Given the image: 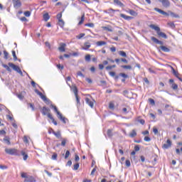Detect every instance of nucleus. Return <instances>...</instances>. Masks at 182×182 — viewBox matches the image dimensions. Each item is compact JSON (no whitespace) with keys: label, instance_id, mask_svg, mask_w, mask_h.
Segmentation results:
<instances>
[{"label":"nucleus","instance_id":"1","mask_svg":"<svg viewBox=\"0 0 182 182\" xmlns=\"http://www.w3.org/2000/svg\"><path fill=\"white\" fill-rule=\"evenodd\" d=\"M149 28L156 31L158 36H159L160 38H164V39H167V35L160 31V27H159L154 24H151L149 26Z\"/></svg>","mask_w":182,"mask_h":182},{"label":"nucleus","instance_id":"2","mask_svg":"<svg viewBox=\"0 0 182 182\" xmlns=\"http://www.w3.org/2000/svg\"><path fill=\"white\" fill-rule=\"evenodd\" d=\"M5 153L10 154V156H21V151L16 149H5Z\"/></svg>","mask_w":182,"mask_h":182},{"label":"nucleus","instance_id":"3","mask_svg":"<svg viewBox=\"0 0 182 182\" xmlns=\"http://www.w3.org/2000/svg\"><path fill=\"white\" fill-rule=\"evenodd\" d=\"M21 176L22 178H25L24 182H36L33 176H29L25 172H21Z\"/></svg>","mask_w":182,"mask_h":182},{"label":"nucleus","instance_id":"4","mask_svg":"<svg viewBox=\"0 0 182 182\" xmlns=\"http://www.w3.org/2000/svg\"><path fill=\"white\" fill-rule=\"evenodd\" d=\"M9 68H12V69H14V70L17 72V73H19V75H21V76H23V73H22V70H21L19 66L15 65V64H14L12 63H9Z\"/></svg>","mask_w":182,"mask_h":182},{"label":"nucleus","instance_id":"5","mask_svg":"<svg viewBox=\"0 0 182 182\" xmlns=\"http://www.w3.org/2000/svg\"><path fill=\"white\" fill-rule=\"evenodd\" d=\"M35 93H36V95L40 96L41 99H42L43 102H45L46 103H49L50 102L49 100L46 98V96L43 95V94H42V92H41L39 90H35Z\"/></svg>","mask_w":182,"mask_h":182},{"label":"nucleus","instance_id":"6","mask_svg":"<svg viewBox=\"0 0 182 182\" xmlns=\"http://www.w3.org/2000/svg\"><path fill=\"white\" fill-rule=\"evenodd\" d=\"M158 1L159 2L162 4V6H164V8L170 7V1L168 0H158Z\"/></svg>","mask_w":182,"mask_h":182},{"label":"nucleus","instance_id":"7","mask_svg":"<svg viewBox=\"0 0 182 182\" xmlns=\"http://www.w3.org/2000/svg\"><path fill=\"white\" fill-rule=\"evenodd\" d=\"M169 67L171 68V70H172V73L173 75H174V76H176V77H177L178 79V80H180V82H182V78L178 77V72L176 71V70L174 69V68H173L171 65H169Z\"/></svg>","mask_w":182,"mask_h":182},{"label":"nucleus","instance_id":"8","mask_svg":"<svg viewBox=\"0 0 182 182\" xmlns=\"http://www.w3.org/2000/svg\"><path fill=\"white\" fill-rule=\"evenodd\" d=\"M151 41H152V42H154V43H156L157 45H164V43H163V41H159L154 36L151 37Z\"/></svg>","mask_w":182,"mask_h":182},{"label":"nucleus","instance_id":"9","mask_svg":"<svg viewBox=\"0 0 182 182\" xmlns=\"http://www.w3.org/2000/svg\"><path fill=\"white\" fill-rule=\"evenodd\" d=\"M13 4H14V8H21V6H22V3H21V0H13Z\"/></svg>","mask_w":182,"mask_h":182},{"label":"nucleus","instance_id":"10","mask_svg":"<svg viewBox=\"0 0 182 182\" xmlns=\"http://www.w3.org/2000/svg\"><path fill=\"white\" fill-rule=\"evenodd\" d=\"M65 48H66V43H60V46L58 47V50H60V52H65L66 50L65 49Z\"/></svg>","mask_w":182,"mask_h":182},{"label":"nucleus","instance_id":"11","mask_svg":"<svg viewBox=\"0 0 182 182\" xmlns=\"http://www.w3.org/2000/svg\"><path fill=\"white\" fill-rule=\"evenodd\" d=\"M154 11H156V12H159L161 15H165V16H168V13H167L159 8H154Z\"/></svg>","mask_w":182,"mask_h":182},{"label":"nucleus","instance_id":"12","mask_svg":"<svg viewBox=\"0 0 182 182\" xmlns=\"http://www.w3.org/2000/svg\"><path fill=\"white\" fill-rule=\"evenodd\" d=\"M92 46V44L89 42H86L84 43V46L82 47V49L83 50H88V49Z\"/></svg>","mask_w":182,"mask_h":182},{"label":"nucleus","instance_id":"13","mask_svg":"<svg viewBox=\"0 0 182 182\" xmlns=\"http://www.w3.org/2000/svg\"><path fill=\"white\" fill-rule=\"evenodd\" d=\"M85 102L87 103V105L90 106V107H91L92 109H93V106H95V103L90 100V99L89 98H85Z\"/></svg>","mask_w":182,"mask_h":182},{"label":"nucleus","instance_id":"14","mask_svg":"<svg viewBox=\"0 0 182 182\" xmlns=\"http://www.w3.org/2000/svg\"><path fill=\"white\" fill-rule=\"evenodd\" d=\"M163 149H169V147H171V141L170 139H168L166 141V144H164Z\"/></svg>","mask_w":182,"mask_h":182},{"label":"nucleus","instance_id":"15","mask_svg":"<svg viewBox=\"0 0 182 182\" xmlns=\"http://www.w3.org/2000/svg\"><path fill=\"white\" fill-rule=\"evenodd\" d=\"M51 130H52L53 134H54V136H55V137H57V139H62V135L60 134V131L55 132V131H53V129H51Z\"/></svg>","mask_w":182,"mask_h":182},{"label":"nucleus","instance_id":"16","mask_svg":"<svg viewBox=\"0 0 182 182\" xmlns=\"http://www.w3.org/2000/svg\"><path fill=\"white\" fill-rule=\"evenodd\" d=\"M49 112H50V109L47 108L46 107H43L42 114H43V116H46V114H48Z\"/></svg>","mask_w":182,"mask_h":182},{"label":"nucleus","instance_id":"17","mask_svg":"<svg viewBox=\"0 0 182 182\" xmlns=\"http://www.w3.org/2000/svg\"><path fill=\"white\" fill-rule=\"evenodd\" d=\"M121 18H123V19H125L126 21H131V19H133L132 16H127L126 14H120Z\"/></svg>","mask_w":182,"mask_h":182},{"label":"nucleus","instance_id":"18","mask_svg":"<svg viewBox=\"0 0 182 182\" xmlns=\"http://www.w3.org/2000/svg\"><path fill=\"white\" fill-rule=\"evenodd\" d=\"M20 154H21V156H23V159L24 161H26V160H28V154H26L25 152V151H21Z\"/></svg>","mask_w":182,"mask_h":182},{"label":"nucleus","instance_id":"19","mask_svg":"<svg viewBox=\"0 0 182 182\" xmlns=\"http://www.w3.org/2000/svg\"><path fill=\"white\" fill-rule=\"evenodd\" d=\"M50 107H52V109H54V112H55V113L57 114L58 116H59L60 114H61L60 112H59L58 110V107H56V106L53 105H50Z\"/></svg>","mask_w":182,"mask_h":182},{"label":"nucleus","instance_id":"20","mask_svg":"<svg viewBox=\"0 0 182 182\" xmlns=\"http://www.w3.org/2000/svg\"><path fill=\"white\" fill-rule=\"evenodd\" d=\"M118 53H119V55L122 56V58H127V54L126 53V52L123 50L119 51Z\"/></svg>","mask_w":182,"mask_h":182},{"label":"nucleus","instance_id":"21","mask_svg":"<svg viewBox=\"0 0 182 182\" xmlns=\"http://www.w3.org/2000/svg\"><path fill=\"white\" fill-rule=\"evenodd\" d=\"M160 49H161V50L163 52H170V48H167V47H166L164 46H160Z\"/></svg>","mask_w":182,"mask_h":182},{"label":"nucleus","instance_id":"22","mask_svg":"<svg viewBox=\"0 0 182 182\" xmlns=\"http://www.w3.org/2000/svg\"><path fill=\"white\" fill-rule=\"evenodd\" d=\"M107 43L106 41H97L96 45L97 46H104L105 45H107Z\"/></svg>","mask_w":182,"mask_h":182},{"label":"nucleus","instance_id":"23","mask_svg":"<svg viewBox=\"0 0 182 182\" xmlns=\"http://www.w3.org/2000/svg\"><path fill=\"white\" fill-rule=\"evenodd\" d=\"M58 119L63 122V123L66 124V118L64 117L62 114L58 116Z\"/></svg>","mask_w":182,"mask_h":182},{"label":"nucleus","instance_id":"24","mask_svg":"<svg viewBox=\"0 0 182 182\" xmlns=\"http://www.w3.org/2000/svg\"><path fill=\"white\" fill-rule=\"evenodd\" d=\"M83 22H85V14H83L80 18V21L78 23V26H80L83 24Z\"/></svg>","mask_w":182,"mask_h":182},{"label":"nucleus","instance_id":"25","mask_svg":"<svg viewBox=\"0 0 182 182\" xmlns=\"http://www.w3.org/2000/svg\"><path fill=\"white\" fill-rule=\"evenodd\" d=\"M58 25L59 26H60V28H63V26H65V21H63V19H60L58 20Z\"/></svg>","mask_w":182,"mask_h":182},{"label":"nucleus","instance_id":"26","mask_svg":"<svg viewBox=\"0 0 182 182\" xmlns=\"http://www.w3.org/2000/svg\"><path fill=\"white\" fill-rule=\"evenodd\" d=\"M50 16H49V14L46 13L43 15V19L46 22H48L49 21Z\"/></svg>","mask_w":182,"mask_h":182},{"label":"nucleus","instance_id":"27","mask_svg":"<svg viewBox=\"0 0 182 182\" xmlns=\"http://www.w3.org/2000/svg\"><path fill=\"white\" fill-rule=\"evenodd\" d=\"M137 136V132H136V130L133 129L132 132L129 134L130 137H136Z\"/></svg>","mask_w":182,"mask_h":182},{"label":"nucleus","instance_id":"28","mask_svg":"<svg viewBox=\"0 0 182 182\" xmlns=\"http://www.w3.org/2000/svg\"><path fill=\"white\" fill-rule=\"evenodd\" d=\"M102 29L105 31H108V32H113V29H112V27L110 26H103Z\"/></svg>","mask_w":182,"mask_h":182},{"label":"nucleus","instance_id":"29","mask_svg":"<svg viewBox=\"0 0 182 182\" xmlns=\"http://www.w3.org/2000/svg\"><path fill=\"white\" fill-rule=\"evenodd\" d=\"M132 16H137V12L134 11V10L129 9L128 11Z\"/></svg>","mask_w":182,"mask_h":182},{"label":"nucleus","instance_id":"30","mask_svg":"<svg viewBox=\"0 0 182 182\" xmlns=\"http://www.w3.org/2000/svg\"><path fill=\"white\" fill-rule=\"evenodd\" d=\"M114 4L118 5V6H123V3H122V1L119 0H114Z\"/></svg>","mask_w":182,"mask_h":182},{"label":"nucleus","instance_id":"31","mask_svg":"<svg viewBox=\"0 0 182 182\" xmlns=\"http://www.w3.org/2000/svg\"><path fill=\"white\" fill-rule=\"evenodd\" d=\"M170 15L171 16H172V18H180V16H178V14H176L172 11H170Z\"/></svg>","mask_w":182,"mask_h":182},{"label":"nucleus","instance_id":"32","mask_svg":"<svg viewBox=\"0 0 182 182\" xmlns=\"http://www.w3.org/2000/svg\"><path fill=\"white\" fill-rule=\"evenodd\" d=\"M3 141L6 144H8L9 146V144H11V141L9 140V139L8 138H4L3 139Z\"/></svg>","mask_w":182,"mask_h":182},{"label":"nucleus","instance_id":"33","mask_svg":"<svg viewBox=\"0 0 182 182\" xmlns=\"http://www.w3.org/2000/svg\"><path fill=\"white\" fill-rule=\"evenodd\" d=\"M171 87L173 90H177V89H178V85L173 82V84H171Z\"/></svg>","mask_w":182,"mask_h":182},{"label":"nucleus","instance_id":"34","mask_svg":"<svg viewBox=\"0 0 182 182\" xmlns=\"http://www.w3.org/2000/svg\"><path fill=\"white\" fill-rule=\"evenodd\" d=\"M85 26H88L89 28H95V23H88L85 24Z\"/></svg>","mask_w":182,"mask_h":182},{"label":"nucleus","instance_id":"35","mask_svg":"<svg viewBox=\"0 0 182 182\" xmlns=\"http://www.w3.org/2000/svg\"><path fill=\"white\" fill-rule=\"evenodd\" d=\"M73 92L75 94V96H77V87H76V86L73 87Z\"/></svg>","mask_w":182,"mask_h":182},{"label":"nucleus","instance_id":"36","mask_svg":"<svg viewBox=\"0 0 182 182\" xmlns=\"http://www.w3.org/2000/svg\"><path fill=\"white\" fill-rule=\"evenodd\" d=\"M168 25L170 26V28H171V29H174V28H176V25L173 22L168 23Z\"/></svg>","mask_w":182,"mask_h":182},{"label":"nucleus","instance_id":"37","mask_svg":"<svg viewBox=\"0 0 182 182\" xmlns=\"http://www.w3.org/2000/svg\"><path fill=\"white\" fill-rule=\"evenodd\" d=\"M109 109H111V110H113V109H114V103L109 102Z\"/></svg>","mask_w":182,"mask_h":182},{"label":"nucleus","instance_id":"38","mask_svg":"<svg viewBox=\"0 0 182 182\" xmlns=\"http://www.w3.org/2000/svg\"><path fill=\"white\" fill-rule=\"evenodd\" d=\"M107 134L109 137H112V136H113V133L112 132L111 129H108L107 132Z\"/></svg>","mask_w":182,"mask_h":182},{"label":"nucleus","instance_id":"39","mask_svg":"<svg viewBox=\"0 0 182 182\" xmlns=\"http://www.w3.org/2000/svg\"><path fill=\"white\" fill-rule=\"evenodd\" d=\"M121 68H122V69L130 70V69H132V65H122Z\"/></svg>","mask_w":182,"mask_h":182},{"label":"nucleus","instance_id":"40","mask_svg":"<svg viewBox=\"0 0 182 182\" xmlns=\"http://www.w3.org/2000/svg\"><path fill=\"white\" fill-rule=\"evenodd\" d=\"M119 76H122V77H124V79H127V77H129V75H127L125 73H119Z\"/></svg>","mask_w":182,"mask_h":182},{"label":"nucleus","instance_id":"41","mask_svg":"<svg viewBox=\"0 0 182 182\" xmlns=\"http://www.w3.org/2000/svg\"><path fill=\"white\" fill-rule=\"evenodd\" d=\"M149 102L150 103V105H152L153 106H154L156 105V102H154V100L149 98Z\"/></svg>","mask_w":182,"mask_h":182},{"label":"nucleus","instance_id":"42","mask_svg":"<svg viewBox=\"0 0 182 182\" xmlns=\"http://www.w3.org/2000/svg\"><path fill=\"white\" fill-rule=\"evenodd\" d=\"M12 55L14 60H17L18 58L16 57V53H15V50L12 51Z\"/></svg>","mask_w":182,"mask_h":182},{"label":"nucleus","instance_id":"43","mask_svg":"<svg viewBox=\"0 0 182 182\" xmlns=\"http://www.w3.org/2000/svg\"><path fill=\"white\" fill-rule=\"evenodd\" d=\"M72 80V78L70 77H66V82H67V85H68V86H70V84H69V82H70Z\"/></svg>","mask_w":182,"mask_h":182},{"label":"nucleus","instance_id":"44","mask_svg":"<svg viewBox=\"0 0 182 182\" xmlns=\"http://www.w3.org/2000/svg\"><path fill=\"white\" fill-rule=\"evenodd\" d=\"M69 156H70V151H66L65 155V159H68Z\"/></svg>","mask_w":182,"mask_h":182},{"label":"nucleus","instance_id":"45","mask_svg":"<svg viewBox=\"0 0 182 182\" xmlns=\"http://www.w3.org/2000/svg\"><path fill=\"white\" fill-rule=\"evenodd\" d=\"M79 163H77L74 165V168H73V170L76 171V170H78L79 169Z\"/></svg>","mask_w":182,"mask_h":182},{"label":"nucleus","instance_id":"46","mask_svg":"<svg viewBox=\"0 0 182 182\" xmlns=\"http://www.w3.org/2000/svg\"><path fill=\"white\" fill-rule=\"evenodd\" d=\"M3 68H4L5 69H6V70H8V72H11V68H9V66L4 64L3 65Z\"/></svg>","mask_w":182,"mask_h":182},{"label":"nucleus","instance_id":"47","mask_svg":"<svg viewBox=\"0 0 182 182\" xmlns=\"http://www.w3.org/2000/svg\"><path fill=\"white\" fill-rule=\"evenodd\" d=\"M24 15H25V16H27V18L31 16V11H25Z\"/></svg>","mask_w":182,"mask_h":182},{"label":"nucleus","instance_id":"48","mask_svg":"<svg viewBox=\"0 0 182 182\" xmlns=\"http://www.w3.org/2000/svg\"><path fill=\"white\" fill-rule=\"evenodd\" d=\"M85 60L86 62H90V55H85Z\"/></svg>","mask_w":182,"mask_h":182},{"label":"nucleus","instance_id":"49","mask_svg":"<svg viewBox=\"0 0 182 182\" xmlns=\"http://www.w3.org/2000/svg\"><path fill=\"white\" fill-rule=\"evenodd\" d=\"M66 141H67L66 139H63L61 141V146H66Z\"/></svg>","mask_w":182,"mask_h":182},{"label":"nucleus","instance_id":"50","mask_svg":"<svg viewBox=\"0 0 182 182\" xmlns=\"http://www.w3.org/2000/svg\"><path fill=\"white\" fill-rule=\"evenodd\" d=\"M28 105L31 107V109H32L33 112L35 111V107L33 106V104L28 103Z\"/></svg>","mask_w":182,"mask_h":182},{"label":"nucleus","instance_id":"51","mask_svg":"<svg viewBox=\"0 0 182 182\" xmlns=\"http://www.w3.org/2000/svg\"><path fill=\"white\" fill-rule=\"evenodd\" d=\"M125 165L127 166V167H130V166H131L130 161L126 160Z\"/></svg>","mask_w":182,"mask_h":182},{"label":"nucleus","instance_id":"52","mask_svg":"<svg viewBox=\"0 0 182 182\" xmlns=\"http://www.w3.org/2000/svg\"><path fill=\"white\" fill-rule=\"evenodd\" d=\"M77 76H81V77H85V75H83V73H82V72H80V71H78L77 73Z\"/></svg>","mask_w":182,"mask_h":182},{"label":"nucleus","instance_id":"53","mask_svg":"<svg viewBox=\"0 0 182 182\" xmlns=\"http://www.w3.org/2000/svg\"><path fill=\"white\" fill-rule=\"evenodd\" d=\"M85 36V33H80L79 36H77V39H82Z\"/></svg>","mask_w":182,"mask_h":182},{"label":"nucleus","instance_id":"54","mask_svg":"<svg viewBox=\"0 0 182 182\" xmlns=\"http://www.w3.org/2000/svg\"><path fill=\"white\" fill-rule=\"evenodd\" d=\"M56 159H58V154H53L52 156V159L56 160Z\"/></svg>","mask_w":182,"mask_h":182},{"label":"nucleus","instance_id":"55","mask_svg":"<svg viewBox=\"0 0 182 182\" xmlns=\"http://www.w3.org/2000/svg\"><path fill=\"white\" fill-rule=\"evenodd\" d=\"M47 116L48 119H50V120L54 119L53 117L52 116V114H50V113L48 112V114H47Z\"/></svg>","mask_w":182,"mask_h":182},{"label":"nucleus","instance_id":"56","mask_svg":"<svg viewBox=\"0 0 182 182\" xmlns=\"http://www.w3.org/2000/svg\"><path fill=\"white\" fill-rule=\"evenodd\" d=\"M47 116L48 119H50V120L54 119L53 117L52 116V114H50V113L48 112V114H47Z\"/></svg>","mask_w":182,"mask_h":182},{"label":"nucleus","instance_id":"57","mask_svg":"<svg viewBox=\"0 0 182 182\" xmlns=\"http://www.w3.org/2000/svg\"><path fill=\"white\" fill-rule=\"evenodd\" d=\"M57 19L59 21L62 19V13L57 14Z\"/></svg>","mask_w":182,"mask_h":182},{"label":"nucleus","instance_id":"58","mask_svg":"<svg viewBox=\"0 0 182 182\" xmlns=\"http://www.w3.org/2000/svg\"><path fill=\"white\" fill-rule=\"evenodd\" d=\"M144 140V141H151V139H150V137H149V136H145Z\"/></svg>","mask_w":182,"mask_h":182},{"label":"nucleus","instance_id":"59","mask_svg":"<svg viewBox=\"0 0 182 182\" xmlns=\"http://www.w3.org/2000/svg\"><path fill=\"white\" fill-rule=\"evenodd\" d=\"M140 150V146L139 145H136L134 146V151H139Z\"/></svg>","mask_w":182,"mask_h":182},{"label":"nucleus","instance_id":"60","mask_svg":"<svg viewBox=\"0 0 182 182\" xmlns=\"http://www.w3.org/2000/svg\"><path fill=\"white\" fill-rule=\"evenodd\" d=\"M4 59H8V55H9L8 52L4 50Z\"/></svg>","mask_w":182,"mask_h":182},{"label":"nucleus","instance_id":"61","mask_svg":"<svg viewBox=\"0 0 182 182\" xmlns=\"http://www.w3.org/2000/svg\"><path fill=\"white\" fill-rule=\"evenodd\" d=\"M153 132L154 133V134H157V133H159V129H157V128H154Z\"/></svg>","mask_w":182,"mask_h":182},{"label":"nucleus","instance_id":"62","mask_svg":"<svg viewBox=\"0 0 182 182\" xmlns=\"http://www.w3.org/2000/svg\"><path fill=\"white\" fill-rule=\"evenodd\" d=\"M17 97H18V99H20V100H22L23 99V95H22V94H18Z\"/></svg>","mask_w":182,"mask_h":182},{"label":"nucleus","instance_id":"63","mask_svg":"<svg viewBox=\"0 0 182 182\" xmlns=\"http://www.w3.org/2000/svg\"><path fill=\"white\" fill-rule=\"evenodd\" d=\"M23 141H24V143H29V140H28V137L24 136Z\"/></svg>","mask_w":182,"mask_h":182},{"label":"nucleus","instance_id":"64","mask_svg":"<svg viewBox=\"0 0 182 182\" xmlns=\"http://www.w3.org/2000/svg\"><path fill=\"white\" fill-rule=\"evenodd\" d=\"M58 69H60L61 70L63 69V65H60V64L57 65Z\"/></svg>","mask_w":182,"mask_h":182}]
</instances>
